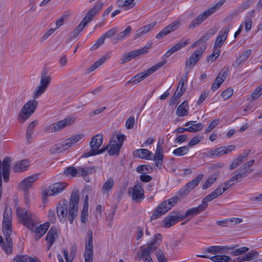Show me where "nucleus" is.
<instances>
[{"label":"nucleus","instance_id":"f257e3e1","mask_svg":"<svg viewBox=\"0 0 262 262\" xmlns=\"http://www.w3.org/2000/svg\"><path fill=\"white\" fill-rule=\"evenodd\" d=\"M79 200L78 191L73 190L70 196L69 207L67 200L60 201L56 208L57 214L60 222L63 223L68 217L70 224H73L74 219L78 214Z\"/></svg>","mask_w":262,"mask_h":262},{"label":"nucleus","instance_id":"f03ea898","mask_svg":"<svg viewBox=\"0 0 262 262\" xmlns=\"http://www.w3.org/2000/svg\"><path fill=\"white\" fill-rule=\"evenodd\" d=\"M16 214L23 224L28 228L31 231H34L35 237L37 239L40 238L47 232L50 225L49 223H45L36 227L34 223V214L25 208L17 207L16 209Z\"/></svg>","mask_w":262,"mask_h":262},{"label":"nucleus","instance_id":"7ed1b4c3","mask_svg":"<svg viewBox=\"0 0 262 262\" xmlns=\"http://www.w3.org/2000/svg\"><path fill=\"white\" fill-rule=\"evenodd\" d=\"M103 136L101 134H97L93 136L90 143L91 150L84 153L81 157L88 158L104 152L107 149V146L99 149L103 143Z\"/></svg>","mask_w":262,"mask_h":262},{"label":"nucleus","instance_id":"20e7f679","mask_svg":"<svg viewBox=\"0 0 262 262\" xmlns=\"http://www.w3.org/2000/svg\"><path fill=\"white\" fill-rule=\"evenodd\" d=\"M225 0H221L208 8L202 13L198 15L196 18L193 19L188 28L190 29H193L199 26L204 20L207 19L209 16L215 12L219 8H220L225 2Z\"/></svg>","mask_w":262,"mask_h":262},{"label":"nucleus","instance_id":"39448f33","mask_svg":"<svg viewBox=\"0 0 262 262\" xmlns=\"http://www.w3.org/2000/svg\"><path fill=\"white\" fill-rule=\"evenodd\" d=\"M38 106L37 101L33 99L28 101L23 107L17 116L19 122L23 123L34 113Z\"/></svg>","mask_w":262,"mask_h":262},{"label":"nucleus","instance_id":"423d86ee","mask_svg":"<svg viewBox=\"0 0 262 262\" xmlns=\"http://www.w3.org/2000/svg\"><path fill=\"white\" fill-rule=\"evenodd\" d=\"M166 63V60L161 61L155 66H152L150 68L148 69L145 71L141 72L137 74L134 77H133L130 80L126 82L125 85L129 84V83L137 84L143 79L147 78L149 76L151 75L155 72L158 71L160 68L165 65Z\"/></svg>","mask_w":262,"mask_h":262},{"label":"nucleus","instance_id":"0eeeda50","mask_svg":"<svg viewBox=\"0 0 262 262\" xmlns=\"http://www.w3.org/2000/svg\"><path fill=\"white\" fill-rule=\"evenodd\" d=\"M125 139V136L121 134H118L116 137H113L106 146L107 148L110 147L108 150L109 155H118L123 142Z\"/></svg>","mask_w":262,"mask_h":262},{"label":"nucleus","instance_id":"6e6552de","mask_svg":"<svg viewBox=\"0 0 262 262\" xmlns=\"http://www.w3.org/2000/svg\"><path fill=\"white\" fill-rule=\"evenodd\" d=\"M162 239V237L161 234H156L152 238L150 243L148 244L146 247L142 246L141 247V251L138 252L137 254L145 256H151V254L156 251L159 246Z\"/></svg>","mask_w":262,"mask_h":262},{"label":"nucleus","instance_id":"1a4fd4ad","mask_svg":"<svg viewBox=\"0 0 262 262\" xmlns=\"http://www.w3.org/2000/svg\"><path fill=\"white\" fill-rule=\"evenodd\" d=\"M203 177L204 174L203 173L198 174L180 189L178 192V194L181 197L187 195L191 190L199 185Z\"/></svg>","mask_w":262,"mask_h":262},{"label":"nucleus","instance_id":"9d476101","mask_svg":"<svg viewBox=\"0 0 262 262\" xmlns=\"http://www.w3.org/2000/svg\"><path fill=\"white\" fill-rule=\"evenodd\" d=\"M84 262H93V246L92 231L88 230L85 244L84 254Z\"/></svg>","mask_w":262,"mask_h":262},{"label":"nucleus","instance_id":"9b49d317","mask_svg":"<svg viewBox=\"0 0 262 262\" xmlns=\"http://www.w3.org/2000/svg\"><path fill=\"white\" fill-rule=\"evenodd\" d=\"M76 119L75 116H68L65 119L57 121L49 126V129L51 132H56L59 131L65 127L72 125L74 123Z\"/></svg>","mask_w":262,"mask_h":262},{"label":"nucleus","instance_id":"f8f14e48","mask_svg":"<svg viewBox=\"0 0 262 262\" xmlns=\"http://www.w3.org/2000/svg\"><path fill=\"white\" fill-rule=\"evenodd\" d=\"M206 49V45H203L196 50L187 60L185 70H188V68L194 66L199 61Z\"/></svg>","mask_w":262,"mask_h":262},{"label":"nucleus","instance_id":"ddd939ff","mask_svg":"<svg viewBox=\"0 0 262 262\" xmlns=\"http://www.w3.org/2000/svg\"><path fill=\"white\" fill-rule=\"evenodd\" d=\"M68 184L66 182L55 183L50 185L48 188L43 191V196L44 198L48 196L56 195L62 191L67 187Z\"/></svg>","mask_w":262,"mask_h":262},{"label":"nucleus","instance_id":"4468645a","mask_svg":"<svg viewBox=\"0 0 262 262\" xmlns=\"http://www.w3.org/2000/svg\"><path fill=\"white\" fill-rule=\"evenodd\" d=\"M12 216L11 209L6 208L4 212L3 220V234L11 235Z\"/></svg>","mask_w":262,"mask_h":262},{"label":"nucleus","instance_id":"2eb2a0df","mask_svg":"<svg viewBox=\"0 0 262 262\" xmlns=\"http://www.w3.org/2000/svg\"><path fill=\"white\" fill-rule=\"evenodd\" d=\"M235 149V145H231L227 146L220 147L209 151L208 156L210 158H216L225 154H228Z\"/></svg>","mask_w":262,"mask_h":262},{"label":"nucleus","instance_id":"dca6fc26","mask_svg":"<svg viewBox=\"0 0 262 262\" xmlns=\"http://www.w3.org/2000/svg\"><path fill=\"white\" fill-rule=\"evenodd\" d=\"M51 80L50 76H41L40 81L39 85L37 86L34 93V97L37 98L41 96L47 89Z\"/></svg>","mask_w":262,"mask_h":262},{"label":"nucleus","instance_id":"f3484780","mask_svg":"<svg viewBox=\"0 0 262 262\" xmlns=\"http://www.w3.org/2000/svg\"><path fill=\"white\" fill-rule=\"evenodd\" d=\"M149 48V47L145 46L142 49L133 51L124 54L121 58V63H126L136 57L147 53Z\"/></svg>","mask_w":262,"mask_h":262},{"label":"nucleus","instance_id":"a211bd4d","mask_svg":"<svg viewBox=\"0 0 262 262\" xmlns=\"http://www.w3.org/2000/svg\"><path fill=\"white\" fill-rule=\"evenodd\" d=\"M128 193L135 202H139L144 198V190L141 185L136 184L133 188H128Z\"/></svg>","mask_w":262,"mask_h":262},{"label":"nucleus","instance_id":"6ab92c4d","mask_svg":"<svg viewBox=\"0 0 262 262\" xmlns=\"http://www.w3.org/2000/svg\"><path fill=\"white\" fill-rule=\"evenodd\" d=\"M182 220H183L182 215L179 211H173L163 220L164 227L169 228Z\"/></svg>","mask_w":262,"mask_h":262},{"label":"nucleus","instance_id":"aec40b11","mask_svg":"<svg viewBox=\"0 0 262 262\" xmlns=\"http://www.w3.org/2000/svg\"><path fill=\"white\" fill-rule=\"evenodd\" d=\"M180 25L181 23L180 21H174L166 27H165L163 29H162L159 33H158L156 35V37L157 39L161 38L163 37L170 33L171 32L177 30L179 28Z\"/></svg>","mask_w":262,"mask_h":262},{"label":"nucleus","instance_id":"412c9836","mask_svg":"<svg viewBox=\"0 0 262 262\" xmlns=\"http://www.w3.org/2000/svg\"><path fill=\"white\" fill-rule=\"evenodd\" d=\"M103 6L102 2H99L95 4L86 14L85 16L82 19V21L87 25L90 22L93 17L96 15Z\"/></svg>","mask_w":262,"mask_h":262},{"label":"nucleus","instance_id":"4be33fe9","mask_svg":"<svg viewBox=\"0 0 262 262\" xmlns=\"http://www.w3.org/2000/svg\"><path fill=\"white\" fill-rule=\"evenodd\" d=\"M171 208V207L167 204V201H165L163 202L154 211L151 216V220H152L158 219Z\"/></svg>","mask_w":262,"mask_h":262},{"label":"nucleus","instance_id":"5701e85b","mask_svg":"<svg viewBox=\"0 0 262 262\" xmlns=\"http://www.w3.org/2000/svg\"><path fill=\"white\" fill-rule=\"evenodd\" d=\"M38 178V174H34L25 178L19 184V189L21 190H28L32 185L33 183Z\"/></svg>","mask_w":262,"mask_h":262},{"label":"nucleus","instance_id":"b1692460","mask_svg":"<svg viewBox=\"0 0 262 262\" xmlns=\"http://www.w3.org/2000/svg\"><path fill=\"white\" fill-rule=\"evenodd\" d=\"M251 152L250 149L245 150L238 157L234 159L229 166L230 170H233L241 164L247 159L249 155Z\"/></svg>","mask_w":262,"mask_h":262},{"label":"nucleus","instance_id":"393cba45","mask_svg":"<svg viewBox=\"0 0 262 262\" xmlns=\"http://www.w3.org/2000/svg\"><path fill=\"white\" fill-rule=\"evenodd\" d=\"M234 246H211L206 248L205 251L211 254H216L221 253H227L230 250L233 249Z\"/></svg>","mask_w":262,"mask_h":262},{"label":"nucleus","instance_id":"a878e982","mask_svg":"<svg viewBox=\"0 0 262 262\" xmlns=\"http://www.w3.org/2000/svg\"><path fill=\"white\" fill-rule=\"evenodd\" d=\"M206 208H207V207L202 202L198 207L190 208L188 209L184 214H181V215H182L183 219H184L190 216L197 215L204 211Z\"/></svg>","mask_w":262,"mask_h":262},{"label":"nucleus","instance_id":"bb28decb","mask_svg":"<svg viewBox=\"0 0 262 262\" xmlns=\"http://www.w3.org/2000/svg\"><path fill=\"white\" fill-rule=\"evenodd\" d=\"M163 149L162 146L159 144L157 145L156 152L153 160L155 161V165L157 167H160L163 161Z\"/></svg>","mask_w":262,"mask_h":262},{"label":"nucleus","instance_id":"cd10ccee","mask_svg":"<svg viewBox=\"0 0 262 262\" xmlns=\"http://www.w3.org/2000/svg\"><path fill=\"white\" fill-rule=\"evenodd\" d=\"M237 173L233 176L235 178L236 180L238 182L242 181V179L246 178L250 173L253 171V169H248L244 165L241 166L237 170Z\"/></svg>","mask_w":262,"mask_h":262},{"label":"nucleus","instance_id":"c85d7f7f","mask_svg":"<svg viewBox=\"0 0 262 262\" xmlns=\"http://www.w3.org/2000/svg\"><path fill=\"white\" fill-rule=\"evenodd\" d=\"M5 241L2 245V248L7 255L11 254L13 250V241L10 237L11 235L3 234Z\"/></svg>","mask_w":262,"mask_h":262},{"label":"nucleus","instance_id":"c756f323","mask_svg":"<svg viewBox=\"0 0 262 262\" xmlns=\"http://www.w3.org/2000/svg\"><path fill=\"white\" fill-rule=\"evenodd\" d=\"M223 193L221 191V188L217 187L214 190L212 191L208 194L204 199H203L202 202L205 205L206 207H208V202L211 201L213 199L221 195Z\"/></svg>","mask_w":262,"mask_h":262},{"label":"nucleus","instance_id":"7c9ffc66","mask_svg":"<svg viewBox=\"0 0 262 262\" xmlns=\"http://www.w3.org/2000/svg\"><path fill=\"white\" fill-rule=\"evenodd\" d=\"M83 137V135L82 134H78L73 136L66 140L62 144L64 148V150L68 149L75 143L78 142Z\"/></svg>","mask_w":262,"mask_h":262},{"label":"nucleus","instance_id":"2f4dec72","mask_svg":"<svg viewBox=\"0 0 262 262\" xmlns=\"http://www.w3.org/2000/svg\"><path fill=\"white\" fill-rule=\"evenodd\" d=\"M151 155L152 152L150 150L145 148L136 149L133 152V156L134 157L146 160L150 159V156Z\"/></svg>","mask_w":262,"mask_h":262},{"label":"nucleus","instance_id":"473e14b6","mask_svg":"<svg viewBox=\"0 0 262 262\" xmlns=\"http://www.w3.org/2000/svg\"><path fill=\"white\" fill-rule=\"evenodd\" d=\"M57 231L55 227H52L46 236V241L48 242L49 245L47 250H49L52 245L55 242V237L57 236Z\"/></svg>","mask_w":262,"mask_h":262},{"label":"nucleus","instance_id":"72a5a7b5","mask_svg":"<svg viewBox=\"0 0 262 262\" xmlns=\"http://www.w3.org/2000/svg\"><path fill=\"white\" fill-rule=\"evenodd\" d=\"M110 54L107 53L104 56H102L100 59L95 62L88 70L87 73H90L94 71L95 69L99 67L103 63H104L110 57Z\"/></svg>","mask_w":262,"mask_h":262},{"label":"nucleus","instance_id":"f704fd0d","mask_svg":"<svg viewBox=\"0 0 262 262\" xmlns=\"http://www.w3.org/2000/svg\"><path fill=\"white\" fill-rule=\"evenodd\" d=\"M156 25V22H152L151 23L145 25L141 28L138 29L136 31V33L134 36V38L136 39L141 37L147 32H148L151 29H152Z\"/></svg>","mask_w":262,"mask_h":262},{"label":"nucleus","instance_id":"c9c22d12","mask_svg":"<svg viewBox=\"0 0 262 262\" xmlns=\"http://www.w3.org/2000/svg\"><path fill=\"white\" fill-rule=\"evenodd\" d=\"M195 121H190L185 123L184 126H188V130L190 133H195L201 130L204 126L203 123H199L195 124Z\"/></svg>","mask_w":262,"mask_h":262},{"label":"nucleus","instance_id":"e433bc0d","mask_svg":"<svg viewBox=\"0 0 262 262\" xmlns=\"http://www.w3.org/2000/svg\"><path fill=\"white\" fill-rule=\"evenodd\" d=\"M118 6L123 10H128L135 6L134 0H118Z\"/></svg>","mask_w":262,"mask_h":262},{"label":"nucleus","instance_id":"4c0bfd02","mask_svg":"<svg viewBox=\"0 0 262 262\" xmlns=\"http://www.w3.org/2000/svg\"><path fill=\"white\" fill-rule=\"evenodd\" d=\"M188 103L187 101L183 102L178 107L176 114L179 117L187 116L188 111Z\"/></svg>","mask_w":262,"mask_h":262},{"label":"nucleus","instance_id":"58836bf2","mask_svg":"<svg viewBox=\"0 0 262 262\" xmlns=\"http://www.w3.org/2000/svg\"><path fill=\"white\" fill-rule=\"evenodd\" d=\"M37 124V121L34 120L32 121L29 124L27 132H26V139L28 143H30L31 140L32 139V135L34 133V129Z\"/></svg>","mask_w":262,"mask_h":262},{"label":"nucleus","instance_id":"ea45409f","mask_svg":"<svg viewBox=\"0 0 262 262\" xmlns=\"http://www.w3.org/2000/svg\"><path fill=\"white\" fill-rule=\"evenodd\" d=\"M28 166V161L27 160H24L16 163L13 166V169L15 172L25 171L27 169Z\"/></svg>","mask_w":262,"mask_h":262},{"label":"nucleus","instance_id":"a19ab883","mask_svg":"<svg viewBox=\"0 0 262 262\" xmlns=\"http://www.w3.org/2000/svg\"><path fill=\"white\" fill-rule=\"evenodd\" d=\"M95 171V167H79V177L83 178Z\"/></svg>","mask_w":262,"mask_h":262},{"label":"nucleus","instance_id":"79ce46f5","mask_svg":"<svg viewBox=\"0 0 262 262\" xmlns=\"http://www.w3.org/2000/svg\"><path fill=\"white\" fill-rule=\"evenodd\" d=\"M237 182L238 181L236 180L235 178L233 176L229 180L225 182L221 185H220L218 187L221 188V191L222 193H223L228 188H229L231 186Z\"/></svg>","mask_w":262,"mask_h":262},{"label":"nucleus","instance_id":"37998d69","mask_svg":"<svg viewBox=\"0 0 262 262\" xmlns=\"http://www.w3.org/2000/svg\"><path fill=\"white\" fill-rule=\"evenodd\" d=\"M13 262H41L36 259L30 257L28 255H18L13 260Z\"/></svg>","mask_w":262,"mask_h":262},{"label":"nucleus","instance_id":"c03bdc74","mask_svg":"<svg viewBox=\"0 0 262 262\" xmlns=\"http://www.w3.org/2000/svg\"><path fill=\"white\" fill-rule=\"evenodd\" d=\"M114 181L113 178H109L103 185L101 191L103 193H108L113 187Z\"/></svg>","mask_w":262,"mask_h":262},{"label":"nucleus","instance_id":"a18cd8bd","mask_svg":"<svg viewBox=\"0 0 262 262\" xmlns=\"http://www.w3.org/2000/svg\"><path fill=\"white\" fill-rule=\"evenodd\" d=\"M216 33V30L211 29L206 33H204L203 35L198 39L200 45L204 44L207 40H208L211 36H213Z\"/></svg>","mask_w":262,"mask_h":262},{"label":"nucleus","instance_id":"49530a36","mask_svg":"<svg viewBox=\"0 0 262 262\" xmlns=\"http://www.w3.org/2000/svg\"><path fill=\"white\" fill-rule=\"evenodd\" d=\"M64 173L66 176H71L73 177H79V167L76 168L74 166L67 167L64 170Z\"/></svg>","mask_w":262,"mask_h":262},{"label":"nucleus","instance_id":"de8ad7c7","mask_svg":"<svg viewBox=\"0 0 262 262\" xmlns=\"http://www.w3.org/2000/svg\"><path fill=\"white\" fill-rule=\"evenodd\" d=\"M132 30V27L130 26H128L125 30L119 33L116 36V42L122 40L124 38L128 36Z\"/></svg>","mask_w":262,"mask_h":262},{"label":"nucleus","instance_id":"09e8293b","mask_svg":"<svg viewBox=\"0 0 262 262\" xmlns=\"http://www.w3.org/2000/svg\"><path fill=\"white\" fill-rule=\"evenodd\" d=\"M209 259L214 262H228L231 260L230 257L225 255L213 256L209 257Z\"/></svg>","mask_w":262,"mask_h":262},{"label":"nucleus","instance_id":"8fccbe9b","mask_svg":"<svg viewBox=\"0 0 262 262\" xmlns=\"http://www.w3.org/2000/svg\"><path fill=\"white\" fill-rule=\"evenodd\" d=\"M186 89H180V91H179L178 88L176 90L174 95H173L170 101V105H173L177 100L185 92Z\"/></svg>","mask_w":262,"mask_h":262},{"label":"nucleus","instance_id":"3c124183","mask_svg":"<svg viewBox=\"0 0 262 262\" xmlns=\"http://www.w3.org/2000/svg\"><path fill=\"white\" fill-rule=\"evenodd\" d=\"M189 151V148L187 146H184L175 149L172 154L174 156H182L186 155Z\"/></svg>","mask_w":262,"mask_h":262},{"label":"nucleus","instance_id":"603ef678","mask_svg":"<svg viewBox=\"0 0 262 262\" xmlns=\"http://www.w3.org/2000/svg\"><path fill=\"white\" fill-rule=\"evenodd\" d=\"M217 177L216 176L211 175L209 177L202 185V188L203 190L207 189L211 186V185L216 181Z\"/></svg>","mask_w":262,"mask_h":262},{"label":"nucleus","instance_id":"864d4df0","mask_svg":"<svg viewBox=\"0 0 262 262\" xmlns=\"http://www.w3.org/2000/svg\"><path fill=\"white\" fill-rule=\"evenodd\" d=\"M262 95V83L257 87L250 96V100L254 101Z\"/></svg>","mask_w":262,"mask_h":262},{"label":"nucleus","instance_id":"5fc2aeb1","mask_svg":"<svg viewBox=\"0 0 262 262\" xmlns=\"http://www.w3.org/2000/svg\"><path fill=\"white\" fill-rule=\"evenodd\" d=\"M76 249L72 248L71 251L70 256L68 255V251L66 249L63 250V253L66 259V262H72L74 259V256Z\"/></svg>","mask_w":262,"mask_h":262},{"label":"nucleus","instance_id":"6e6d98bb","mask_svg":"<svg viewBox=\"0 0 262 262\" xmlns=\"http://www.w3.org/2000/svg\"><path fill=\"white\" fill-rule=\"evenodd\" d=\"M251 53L252 51L251 49H248L243 52L237 59L236 62H238V64L244 62L251 55Z\"/></svg>","mask_w":262,"mask_h":262},{"label":"nucleus","instance_id":"4d7b16f0","mask_svg":"<svg viewBox=\"0 0 262 262\" xmlns=\"http://www.w3.org/2000/svg\"><path fill=\"white\" fill-rule=\"evenodd\" d=\"M189 43V40H185L184 41L181 40L174 45L172 48L176 52L179 51L182 48L186 47Z\"/></svg>","mask_w":262,"mask_h":262},{"label":"nucleus","instance_id":"13d9d810","mask_svg":"<svg viewBox=\"0 0 262 262\" xmlns=\"http://www.w3.org/2000/svg\"><path fill=\"white\" fill-rule=\"evenodd\" d=\"M156 256L158 262H168L163 252L161 249H158L156 252Z\"/></svg>","mask_w":262,"mask_h":262},{"label":"nucleus","instance_id":"bf43d9fd","mask_svg":"<svg viewBox=\"0 0 262 262\" xmlns=\"http://www.w3.org/2000/svg\"><path fill=\"white\" fill-rule=\"evenodd\" d=\"M64 150V148L62 144L55 145L53 146L50 149V152L51 154H56L62 152Z\"/></svg>","mask_w":262,"mask_h":262},{"label":"nucleus","instance_id":"052dcab7","mask_svg":"<svg viewBox=\"0 0 262 262\" xmlns=\"http://www.w3.org/2000/svg\"><path fill=\"white\" fill-rule=\"evenodd\" d=\"M189 74L188 70H185L184 71V74L181 77L180 82L179 83V85L177 88H179L180 86V88L182 89H185L184 88V84L185 83L187 82V78H188V75Z\"/></svg>","mask_w":262,"mask_h":262},{"label":"nucleus","instance_id":"680f3d73","mask_svg":"<svg viewBox=\"0 0 262 262\" xmlns=\"http://www.w3.org/2000/svg\"><path fill=\"white\" fill-rule=\"evenodd\" d=\"M249 250V248L247 247H242L238 249H236L231 252L230 254L233 255L237 256L247 252Z\"/></svg>","mask_w":262,"mask_h":262},{"label":"nucleus","instance_id":"e2e57ef3","mask_svg":"<svg viewBox=\"0 0 262 262\" xmlns=\"http://www.w3.org/2000/svg\"><path fill=\"white\" fill-rule=\"evenodd\" d=\"M214 51L212 54H211L207 58V61L208 62L214 61L217 57L220 55L221 50L219 49L214 48Z\"/></svg>","mask_w":262,"mask_h":262},{"label":"nucleus","instance_id":"0e129e2a","mask_svg":"<svg viewBox=\"0 0 262 262\" xmlns=\"http://www.w3.org/2000/svg\"><path fill=\"white\" fill-rule=\"evenodd\" d=\"M231 27V26L229 25L227 27L223 28L220 31V33L218 36H222V38L227 39Z\"/></svg>","mask_w":262,"mask_h":262},{"label":"nucleus","instance_id":"69168bd1","mask_svg":"<svg viewBox=\"0 0 262 262\" xmlns=\"http://www.w3.org/2000/svg\"><path fill=\"white\" fill-rule=\"evenodd\" d=\"M203 137L196 135L193 137L188 144L189 147H192L199 143L203 139Z\"/></svg>","mask_w":262,"mask_h":262},{"label":"nucleus","instance_id":"338daca9","mask_svg":"<svg viewBox=\"0 0 262 262\" xmlns=\"http://www.w3.org/2000/svg\"><path fill=\"white\" fill-rule=\"evenodd\" d=\"M219 122V119H214L212 120L205 129V133L207 134L210 133L218 124Z\"/></svg>","mask_w":262,"mask_h":262},{"label":"nucleus","instance_id":"774afa93","mask_svg":"<svg viewBox=\"0 0 262 262\" xmlns=\"http://www.w3.org/2000/svg\"><path fill=\"white\" fill-rule=\"evenodd\" d=\"M138 260H142L144 262H154L151 256H145L137 254L136 258Z\"/></svg>","mask_w":262,"mask_h":262}]
</instances>
